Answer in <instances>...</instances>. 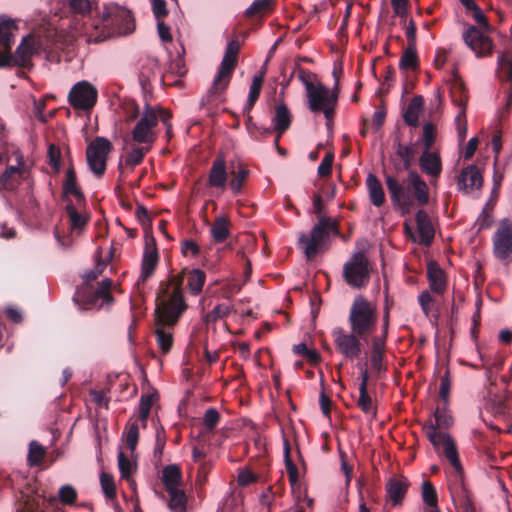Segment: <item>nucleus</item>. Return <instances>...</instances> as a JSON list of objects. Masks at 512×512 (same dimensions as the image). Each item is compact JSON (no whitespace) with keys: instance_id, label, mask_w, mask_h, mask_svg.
<instances>
[{"instance_id":"18","label":"nucleus","mask_w":512,"mask_h":512,"mask_svg":"<svg viewBox=\"0 0 512 512\" xmlns=\"http://www.w3.org/2000/svg\"><path fill=\"white\" fill-rule=\"evenodd\" d=\"M308 107L312 112H320L321 109L329 103H337L338 95L336 91H331L322 83H317L316 87L306 93Z\"/></svg>"},{"instance_id":"30","label":"nucleus","mask_w":512,"mask_h":512,"mask_svg":"<svg viewBox=\"0 0 512 512\" xmlns=\"http://www.w3.org/2000/svg\"><path fill=\"white\" fill-rule=\"evenodd\" d=\"M419 166L422 172L438 178L442 172V162L439 154L430 150H424L419 158Z\"/></svg>"},{"instance_id":"17","label":"nucleus","mask_w":512,"mask_h":512,"mask_svg":"<svg viewBox=\"0 0 512 512\" xmlns=\"http://www.w3.org/2000/svg\"><path fill=\"white\" fill-rule=\"evenodd\" d=\"M463 40L477 57H485L492 53V40L475 26H470L463 33Z\"/></svg>"},{"instance_id":"62","label":"nucleus","mask_w":512,"mask_h":512,"mask_svg":"<svg viewBox=\"0 0 512 512\" xmlns=\"http://www.w3.org/2000/svg\"><path fill=\"white\" fill-rule=\"evenodd\" d=\"M48 164L57 173L61 167V151L55 144H50L48 147Z\"/></svg>"},{"instance_id":"23","label":"nucleus","mask_w":512,"mask_h":512,"mask_svg":"<svg viewBox=\"0 0 512 512\" xmlns=\"http://www.w3.org/2000/svg\"><path fill=\"white\" fill-rule=\"evenodd\" d=\"M292 123V114L284 102L275 105V114L272 118L273 131L276 132L274 144L277 145L281 136L290 128Z\"/></svg>"},{"instance_id":"11","label":"nucleus","mask_w":512,"mask_h":512,"mask_svg":"<svg viewBox=\"0 0 512 512\" xmlns=\"http://www.w3.org/2000/svg\"><path fill=\"white\" fill-rule=\"evenodd\" d=\"M336 350L348 360L356 359L362 352L361 340L366 337H360L359 334L350 330L346 331L342 327H334L331 331Z\"/></svg>"},{"instance_id":"21","label":"nucleus","mask_w":512,"mask_h":512,"mask_svg":"<svg viewBox=\"0 0 512 512\" xmlns=\"http://www.w3.org/2000/svg\"><path fill=\"white\" fill-rule=\"evenodd\" d=\"M159 261V254L156 248L154 238H151V243L146 241L145 251L141 264V274L138 278L137 284L147 281L155 272Z\"/></svg>"},{"instance_id":"39","label":"nucleus","mask_w":512,"mask_h":512,"mask_svg":"<svg viewBox=\"0 0 512 512\" xmlns=\"http://www.w3.org/2000/svg\"><path fill=\"white\" fill-rule=\"evenodd\" d=\"M443 453L450 464L453 466L457 474H463V467L459 458L458 450L453 438L445 437Z\"/></svg>"},{"instance_id":"6","label":"nucleus","mask_w":512,"mask_h":512,"mask_svg":"<svg viewBox=\"0 0 512 512\" xmlns=\"http://www.w3.org/2000/svg\"><path fill=\"white\" fill-rule=\"evenodd\" d=\"M113 281L109 278L98 283V287L82 284L77 287L73 302L80 311L99 310L103 304H112L114 298L111 294Z\"/></svg>"},{"instance_id":"46","label":"nucleus","mask_w":512,"mask_h":512,"mask_svg":"<svg viewBox=\"0 0 512 512\" xmlns=\"http://www.w3.org/2000/svg\"><path fill=\"white\" fill-rule=\"evenodd\" d=\"M149 151V147L134 146L125 156V164L130 167L140 165Z\"/></svg>"},{"instance_id":"27","label":"nucleus","mask_w":512,"mask_h":512,"mask_svg":"<svg viewBox=\"0 0 512 512\" xmlns=\"http://www.w3.org/2000/svg\"><path fill=\"white\" fill-rule=\"evenodd\" d=\"M458 187L460 190L468 192V190L479 189L483 184V177L475 165L465 167L458 177Z\"/></svg>"},{"instance_id":"31","label":"nucleus","mask_w":512,"mask_h":512,"mask_svg":"<svg viewBox=\"0 0 512 512\" xmlns=\"http://www.w3.org/2000/svg\"><path fill=\"white\" fill-rule=\"evenodd\" d=\"M416 224L419 233V242L424 246H430L434 239V228L429 215L424 210H418L416 213Z\"/></svg>"},{"instance_id":"61","label":"nucleus","mask_w":512,"mask_h":512,"mask_svg":"<svg viewBox=\"0 0 512 512\" xmlns=\"http://www.w3.org/2000/svg\"><path fill=\"white\" fill-rule=\"evenodd\" d=\"M296 70L298 72V79L305 86L306 93L308 91H310L311 89H313L314 87H316L317 84L314 83L317 79L316 74H314L302 67H297Z\"/></svg>"},{"instance_id":"1","label":"nucleus","mask_w":512,"mask_h":512,"mask_svg":"<svg viewBox=\"0 0 512 512\" xmlns=\"http://www.w3.org/2000/svg\"><path fill=\"white\" fill-rule=\"evenodd\" d=\"M169 285L162 284L155 299L154 334L162 354L171 351L174 343L173 329L188 309L179 289V280L174 282V290H169Z\"/></svg>"},{"instance_id":"50","label":"nucleus","mask_w":512,"mask_h":512,"mask_svg":"<svg viewBox=\"0 0 512 512\" xmlns=\"http://www.w3.org/2000/svg\"><path fill=\"white\" fill-rule=\"evenodd\" d=\"M265 73H266V70L265 68H263L259 74H256L253 79H252V83L250 85V89H249V94H248V97L247 99L253 101V102H257L259 96H260V93H261V89H262V85H263V82H264V79H265Z\"/></svg>"},{"instance_id":"28","label":"nucleus","mask_w":512,"mask_h":512,"mask_svg":"<svg viewBox=\"0 0 512 512\" xmlns=\"http://www.w3.org/2000/svg\"><path fill=\"white\" fill-rule=\"evenodd\" d=\"M17 31L18 25L16 20L5 15L0 16V46L4 49L3 53L11 51Z\"/></svg>"},{"instance_id":"16","label":"nucleus","mask_w":512,"mask_h":512,"mask_svg":"<svg viewBox=\"0 0 512 512\" xmlns=\"http://www.w3.org/2000/svg\"><path fill=\"white\" fill-rule=\"evenodd\" d=\"M17 162V166H7L5 171L0 174V189L14 192L23 181L28 180L29 171L26 168L21 155L17 157Z\"/></svg>"},{"instance_id":"24","label":"nucleus","mask_w":512,"mask_h":512,"mask_svg":"<svg viewBox=\"0 0 512 512\" xmlns=\"http://www.w3.org/2000/svg\"><path fill=\"white\" fill-rule=\"evenodd\" d=\"M228 180L226 161L222 155L215 158L210 168L207 185L224 190Z\"/></svg>"},{"instance_id":"49","label":"nucleus","mask_w":512,"mask_h":512,"mask_svg":"<svg viewBox=\"0 0 512 512\" xmlns=\"http://www.w3.org/2000/svg\"><path fill=\"white\" fill-rule=\"evenodd\" d=\"M154 397V394H143L140 398L138 412L143 427H146L147 419L154 402Z\"/></svg>"},{"instance_id":"63","label":"nucleus","mask_w":512,"mask_h":512,"mask_svg":"<svg viewBox=\"0 0 512 512\" xmlns=\"http://www.w3.org/2000/svg\"><path fill=\"white\" fill-rule=\"evenodd\" d=\"M334 161V154L333 152H328L322 159L320 165L318 166V175L320 177H328L332 173V165Z\"/></svg>"},{"instance_id":"9","label":"nucleus","mask_w":512,"mask_h":512,"mask_svg":"<svg viewBox=\"0 0 512 512\" xmlns=\"http://www.w3.org/2000/svg\"><path fill=\"white\" fill-rule=\"evenodd\" d=\"M113 150L112 143L105 137L97 136L86 147V161L96 178L106 172L108 155Z\"/></svg>"},{"instance_id":"38","label":"nucleus","mask_w":512,"mask_h":512,"mask_svg":"<svg viewBox=\"0 0 512 512\" xmlns=\"http://www.w3.org/2000/svg\"><path fill=\"white\" fill-rule=\"evenodd\" d=\"M451 93L453 102L456 105H458L461 109H466L468 103V92L464 81L457 74H454V80L451 86Z\"/></svg>"},{"instance_id":"44","label":"nucleus","mask_w":512,"mask_h":512,"mask_svg":"<svg viewBox=\"0 0 512 512\" xmlns=\"http://www.w3.org/2000/svg\"><path fill=\"white\" fill-rule=\"evenodd\" d=\"M46 455L45 448L37 441L33 440L29 444V451L27 455V463L30 467L38 466L43 461Z\"/></svg>"},{"instance_id":"2","label":"nucleus","mask_w":512,"mask_h":512,"mask_svg":"<svg viewBox=\"0 0 512 512\" xmlns=\"http://www.w3.org/2000/svg\"><path fill=\"white\" fill-rule=\"evenodd\" d=\"M384 178L394 208L403 215L409 214L415 206L428 204L429 187L417 171L409 170L402 181L388 173L384 174Z\"/></svg>"},{"instance_id":"3","label":"nucleus","mask_w":512,"mask_h":512,"mask_svg":"<svg viewBox=\"0 0 512 512\" xmlns=\"http://www.w3.org/2000/svg\"><path fill=\"white\" fill-rule=\"evenodd\" d=\"M135 29L131 12L115 4L106 5L102 17L90 19L82 31L89 43H100L115 36L128 35Z\"/></svg>"},{"instance_id":"56","label":"nucleus","mask_w":512,"mask_h":512,"mask_svg":"<svg viewBox=\"0 0 512 512\" xmlns=\"http://www.w3.org/2000/svg\"><path fill=\"white\" fill-rule=\"evenodd\" d=\"M434 418L435 423L433 425H437V429L440 427L448 428L452 424V418L447 413V406H444L443 403L435 409Z\"/></svg>"},{"instance_id":"34","label":"nucleus","mask_w":512,"mask_h":512,"mask_svg":"<svg viewBox=\"0 0 512 512\" xmlns=\"http://www.w3.org/2000/svg\"><path fill=\"white\" fill-rule=\"evenodd\" d=\"M366 185L371 203L376 207L382 206L385 203V193L378 178L372 173L368 174Z\"/></svg>"},{"instance_id":"58","label":"nucleus","mask_w":512,"mask_h":512,"mask_svg":"<svg viewBox=\"0 0 512 512\" xmlns=\"http://www.w3.org/2000/svg\"><path fill=\"white\" fill-rule=\"evenodd\" d=\"M450 390H451L450 372L448 369H446L444 372V375L441 376L440 388H439V397H440L441 403H443L444 406H448V404H449Z\"/></svg>"},{"instance_id":"42","label":"nucleus","mask_w":512,"mask_h":512,"mask_svg":"<svg viewBox=\"0 0 512 512\" xmlns=\"http://www.w3.org/2000/svg\"><path fill=\"white\" fill-rule=\"evenodd\" d=\"M96 257V264L93 269L90 271H87L83 275V284L91 285L90 283L95 281L104 271V269L107 266L108 260H102L101 258V248L97 249V252L95 254Z\"/></svg>"},{"instance_id":"26","label":"nucleus","mask_w":512,"mask_h":512,"mask_svg":"<svg viewBox=\"0 0 512 512\" xmlns=\"http://www.w3.org/2000/svg\"><path fill=\"white\" fill-rule=\"evenodd\" d=\"M410 483L406 477H392L386 484V492L393 506L401 505L405 498Z\"/></svg>"},{"instance_id":"48","label":"nucleus","mask_w":512,"mask_h":512,"mask_svg":"<svg viewBox=\"0 0 512 512\" xmlns=\"http://www.w3.org/2000/svg\"><path fill=\"white\" fill-rule=\"evenodd\" d=\"M424 428L427 438L435 448H438L440 444H445V437H450V435L438 431L437 425H433L432 422L426 424Z\"/></svg>"},{"instance_id":"64","label":"nucleus","mask_w":512,"mask_h":512,"mask_svg":"<svg viewBox=\"0 0 512 512\" xmlns=\"http://www.w3.org/2000/svg\"><path fill=\"white\" fill-rule=\"evenodd\" d=\"M23 500L19 502L18 512H38L40 509L39 502L35 498L22 496Z\"/></svg>"},{"instance_id":"57","label":"nucleus","mask_w":512,"mask_h":512,"mask_svg":"<svg viewBox=\"0 0 512 512\" xmlns=\"http://www.w3.org/2000/svg\"><path fill=\"white\" fill-rule=\"evenodd\" d=\"M492 210H493V206H490L489 203H487L485 205V207L483 208L481 214L478 216V218L475 222V226L478 227L479 231L488 229L492 226V224H493Z\"/></svg>"},{"instance_id":"32","label":"nucleus","mask_w":512,"mask_h":512,"mask_svg":"<svg viewBox=\"0 0 512 512\" xmlns=\"http://www.w3.org/2000/svg\"><path fill=\"white\" fill-rule=\"evenodd\" d=\"M395 153L398 158L402 160V165L395 164V169L397 171L406 170L409 172L411 170V166L414 160L415 155V145H403L400 142V139L397 137L394 140Z\"/></svg>"},{"instance_id":"20","label":"nucleus","mask_w":512,"mask_h":512,"mask_svg":"<svg viewBox=\"0 0 512 512\" xmlns=\"http://www.w3.org/2000/svg\"><path fill=\"white\" fill-rule=\"evenodd\" d=\"M498 77L500 80L509 83L506 104L502 109V114H504L508 113L512 106V52L507 51L499 55Z\"/></svg>"},{"instance_id":"52","label":"nucleus","mask_w":512,"mask_h":512,"mask_svg":"<svg viewBox=\"0 0 512 512\" xmlns=\"http://www.w3.org/2000/svg\"><path fill=\"white\" fill-rule=\"evenodd\" d=\"M221 420V415L216 408H208L203 417L205 431L211 433Z\"/></svg>"},{"instance_id":"37","label":"nucleus","mask_w":512,"mask_h":512,"mask_svg":"<svg viewBox=\"0 0 512 512\" xmlns=\"http://www.w3.org/2000/svg\"><path fill=\"white\" fill-rule=\"evenodd\" d=\"M419 68L420 61L417 55L416 46L407 45L400 58L399 69L401 71H418Z\"/></svg>"},{"instance_id":"41","label":"nucleus","mask_w":512,"mask_h":512,"mask_svg":"<svg viewBox=\"0 0 512 512\" xmlns=\"http://www.w3.org/2000/svg\"><path fill=\"white\" fill-rule=\"evenodd\" d=\"M357 406L364 414L371 416L372 419L377 417V405L370 396L368 389L364 390V387L359 390Z\"/></svg>"},{"instance_id":"12","label":"nucleus","mask_w":512,"mask_h":512,"mask_svg":"<svg viewBox=\"0 0 512 512\" xmlns=\"http://www.w3.org/2000/svg\"><path fill=\"white\" fill-rule=\"evenodd\" d=\"M176 280H179V289L181 291L182 297L185 299L184 293H183V288H182L184 280H186V287L189 290L190 294L193 296H197L203 290V286L206 281V273L203 270L198 269V268H194V269L184 268L180 273H178L176 275L170 274L168 276L167 280L161 281L159 283V287H158L157 291L160 290L162 284H167V285L170 284L168 286V288H170L169 290H171V291L174 290V288H175L174 282Z\"/></svg>"},{"instance_id":"22","label":"nucleus","mask_w":512,"mask_h":512,"mask_svg":"<svg viewBox=\"0 0 512 512\" xmlns=\"http://www.w3.org/2000/svg\"><path fill=\"white\" fill-rule=\"evenodd\" d=\"M73 195L78 206L86 205V198L77 184V176L73 164L71 163L66 171L65 180L62 185V198L67 201L69 196Z\"/></svg>"},{"instance_id":"43","label":"nucleus","mask_w":512,"mask_h":512,"mask_svg":"<svg viewBox=\"0 0 512 512\" xmlns=\"http://www.w3.org/2000/svg\"><path fill=\"white\" fill-rule=\"evenodd\" d=\"M170 500H169V508L173 512H185L186 511V502L187 498L184 491L180 489H172L167 491Z\"/></svg>"},{"instance_id":"10","label":"nucleus","mask_w":512,"mask_h":512,"mask_svg":"<svg viewBox=\"0 0 512 512\" xmlns=\"http://www.w3.org/2000/svg\"><path fill=\"white\" fill-rule=\"evenodd\" d=\"M40 44L32 35L23 37L14 54L0 51V67L16 65L22 68L31 66L32 56L39 53Z\"/></svg>"},{"instance_id":"29","label":"nucleus","mask_w":512,"mask_h":512,"mask_svg":"<svg viewBox=\"0 0 512 512\" xmlns=\"http://www.w3.org/2000/svg\"><path fill=\"white\" fill-rule=\"evenodd\" d=\"M427 278L430 289L436 294H443L447 287V279L443 269L438 263L430 261L427 264Z\"/></svg>"},{"instance_id":"36","label":"nucleus","mask_w":512,"mask_h":512,"mask_svg":"<svg viewBox=\"0 0 512 512\" xmlns=\"http://www.w3.org/2000/svg\"><path fill=\"white\" fill-rule=\"evenodd\" d=\"M424 99L420 95H416L412 98L409 105L407 106L403 118L407 125L411 127H417L419 124V114L423 107Z\"/></svg>"},{"instance_id":"33","label":"nucleus","mask_w":512,"mask_h":512,"mask_svg":"<svg viewBox=\"0 0 512 512\" xmlns=\"http://www.w3.org/2000/svg\"><path fill=\"white\" fill-rule=\"evenodd\" d=\"M83 206H78L77 202L74 204L71 200L66 203V213L69 217L70 226L74 230L82 231L89 221V217L79 212Z\"/></svg>"},{"instance_id":"40","label":"nucleus","mask_w":512,"mask_h":512,"mask_svg":"<svg viewBox=\"0 0 512 512\" xmlns=\"http://www.w3.org/2000/svg\"><path fill=\"white\" fill-rule=\"evenodd\" d=\"M181 470L175 465L171 464L163 469L162 481L166 491L177 489L181 480Z\"/></svg>"},{"instance_id":"53","label":"nucleus","mask_w":512,"mask_h":512,"mask_svg":"<svg viewBox=\"0 0 512 512\" xmlns=\"http://www.w3.org/2000/svg\"><path fill=\"white\" fill-rule=\"evenodd\" d=\"M100 484L106 498L114 499L116 497L115 482L111 474L102 472L100 475Z\"/></svg>"},{"instance_id":"19","label":"nucleus","mask_w":512,"mask_h":512,"mask_svg":"<svg viewBox=\"0 0 512 512\" xmlns=\"http://www.w3.org/2000/svg\"><path fill=\"white\" fill-rule=\"evenodd\" d=\"M450 494L454 504L461 508L463 512H476L471 493L465 486L463 474H457L455 477L450 485Z\"/></svg>"},{"instance_id":"51","label":"nucleus","mask_w":512,"mask_h":512,"mask_svg":"<svg viewBox=\"0 0 512 512\" xmlns=\"http://www.w3.org/2000/svg\"><path fill=\"white\" fill-rule=\"evenodd\" d=\"M127 448L133 452L136 449L139 440V428L136 422L128 423L124 431Z\"/></svg>"},{"instance_id":"15","label":"nucleus","mask_w":512,"mask_h":512,"mask_svg":"<svg viewBox=\"0 0 512 512\" xmlns=\"http://www.w3.org/2000/svg\"><path fill=\"white\" fill-rule=\"evenodd\" d=\"M158 124V115L150 106L146 105L142 117L132 130V139L139 144H151L154 142L156 135L153 128Z\"/></svg>"},{"instance_id":"14","label":"nucleus","mask_w":512,"mask_h":512,"mask_svg":"<svg viewBox=\"0 0 512 512\" xmlns=\"http://www.w3.org/2000/svg\"><path fill=\"white\" fill-rule=\"evenodd\" d=\"M97 89L88 81L74 84L68 94V102L78 110H90L97 102Z\"/></svg>"},{"instance_id":"7","label":"nucleus","mask_w":512,"mask_h":512,"mask_svg":"<svg viewBox=\"0 0 512 512\" xmlns=\"http://www.w3.org/2000/svg\"><path fill=\"white\" fill-rule=\"evenodd\" d=\"M338 233L337 224L329 217H320L309 235L301 234L299 244L303 247L308 260L313 259L330 237V232Z\"/></svg>"},{"instance_id":"8","label":"nucleus","mask_w":512,"mask_h":512,"mask_svg":"<svg viewBox=\"0 0 512 512\" xmlns=\"http://www.w3.org/2000/svg\"><path fill=\"white\" fill-rule=\"evenodd\" d=\"M370 263L363 251L352 254L343 265V279L354 289L365 288L370 282Z\"/></svg>"},{"instance_id":"45","label":"nucleus","mask_w":512,"mask_h":512,"mask_svg":"<svg viewBox=\"0 0 512 512\" xmlns=\"http://www.w3.org/2000/svg\"><path fill=\"white\" fill-rule=\"evenodd\" d=\"M233 178L229 182V187L235 195H239L242 192V188L249 176L248 169L240 166L238 171L232 172Z\"/></svg>"},{"instance_id":"35","label":"nucleus","mask_w":512,"mask_h":512,"mask_svg":"<svg viewBox=\"0 0 512 512\" xmlns=\"http://www.w3.org/2000/svg\"><path fill=\"white\" fill-rule=\"evenodd\" d=\"M211 235L216 243H223L230 236V220L227 216H217L214 219Z\"/></svg>"},{"instance_id":"60","label":"nucleus","mask_w":512,"mask_h":512,"mask_svg":"<svg viewBox=\"0 0 512 512\" xmlns=\"http://www.w3.org/2000/svg\"><path fill=\"white\" fill-rule=\"evenodd\" d=\"M436 137V127L433 123L428 122L423 126L422 140L424 150H431Z\"/></svg>"},{"instance_id":"25","label":"nucleus","mask_w":512,"mask_h":512,"mask_svg":"<svg viewBox=\"0 0 512 512\" xmlns=\"http://www.w3.org/2000/svg\"><path fill=\"white\" fill-rule=\"evenodd\" d=\"M69 7L74 14L75 29L81 34L84 24H89L92 4L89 0H69Z\"/></svg>"},{"instance_id":"5","label":"nucleus","mask_w":512,"mask_h":512,"mask_svg":"<svg viewBox=\"0 0 512 512\" xmlns=\"http://www.w3.org/2000/svg\"><path fill=\"white\" fill-rule=\"evenodd\" d=\"M378 321L376 307L362 295H357L350 307L348 324L350 330L360 337L368 338L376 329Z\"/></svg>"},{"instance_id":"47","label":"nucleus","mask_w":512,"mask_h":512,"mask_svg":"<svg viewBox=\"0 0 512 512\" xmlns=\"http://www.w3.org/2000/svg\"><path fill=\"white\" fill-rule=\"evenodd\" d=\"M422 499L431 509L438 508V496L434 485L430 481L422 483Z\"/></svg>"},{"instance_id":"59","label":"nucleus","mask_w":512,"mask_h":512,"mask_svg":"<svg viewBox=\"0 0 512 512\" xmlns=\"http://www.w3.org/2000/svg\"><path fill=\"white\" fill-rule=\"evenodd\" d=\"M58 496L63 504L73 505L77 500V491L71 485L66 484L60 487Z\"/></svg>"},{"instance_id":"54","label":"nucleus","mask_w":512,"mask_h":512,"mask_svg":"<svg viewBox=\"0 0 512 512\" xmlns=\"http://www.w3.org/2000/svg\"><path fill=\"white\" fill-rule=\"evenodd\" d=\"M272 9V0H254V2L247 8L245 15L247 17H254L263 14L265 11Z\"/></svg>"},{"instance_id":"55","label":"nucleus","mask_w":512,"mask_h":512,"mask_svg":"<svg viewBox=\"0 0 512 512\" xmlns=\"http://www.w3.org/2000/svg\"><path fill=\"white\" fill-rule=\"evenodd\" d=\"M231 307L225 303L216 305L212 311L206 314L205 321L207 323H215L219 319L225 318L229 315Z\"/></svg>"},{"instance_id":"13","label":"nucleus","mask_w":512,"mask_h":512,"mask_svg":"<svg viewBox=\"0 0 512 512\" xmlns=\"http://www.w3.org/2000/svg\"><path fill=\"white\" fill-rule=\"evenodd\" d=\"M492 241L494 256L501 261H512V222L509 219L501 220Z\"/></svg>"},{"instance_id":"4","label":"nucleus","mask_w":512,"mask_h":512,"mask_svg":"<svg viewBox=\"0 0 512 512\" xmlns=\"http://www.w3.org/2000/svg\"><path fill=\"white\" fill-rule=\"evenodd\" d=\"M240 51V42L238 39H232L228 42L223 59L219 66L217 75L207 94L201 99L200 105L204 107L216 100L229 86L234 69L238 62V54Z\"/></svg>"}]
</instances>
